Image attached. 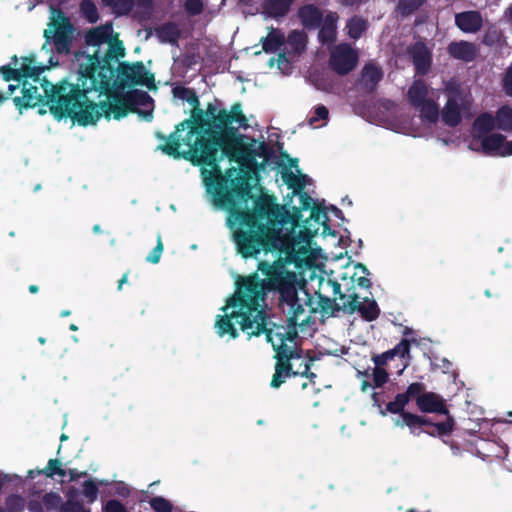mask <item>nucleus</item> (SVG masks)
<instances>
[{
	"label": "nucleus",
	"instance_id": "nucleus-59",
	"mask_svg": "<svg viewBox=\"0 0 512 512\" xmlns=\"http://www.w3.org/2000/svg\"><path fill=\"white\" fill-rule=\"evenodd\" d=\"M308 377H315V374L311 373Z\"/></svg>",
	"mask_w": 512,
	"mask_h": 512
},
{
	"label": "nucleus",
	"instance_id": "nucleus-64",
	"mask_svg": "<svg viewBox=\"0 0 512 512\" xmlns=\"http://www.w3.org/2000/svg\"><path fill=\"white\" fill-rule=\"evenodd\" d=\"M0 512H5V511L0 507Z\"/></svg>",
	"mask_w": 512,
	"mask_h": 512
},
{
	"label": "nucleus",
	"instance_id": "nucleus-31",
	"mask_svg": "<svg viewBox=\"0 0 512 512\" xmlns=\"http://www.w3.org/2000/svg\"><path fill=\"white\" fill-rule=\"evenodd\" d=\"M408 394H398L395 399L389 402L386 406V410L393 414H402L405 406L408 404Z\"/></svg>",
	"mask_w": 512,
	"mask_h": 512
},
{
	"label": "nucleus",
	"instance_id": "nucleus-45",
	"mask_svg": "<svg viewBox=\"0 0 512 512\" xmlns=\"http://www.w3.org/2000/svg\"><path fill=\"white\" fill-rule=\"evenodd\" d=\"M41 474H44V469L43 470H35V469H31L28 471V478H31L33 479L35 476L37 475H41Z\"/></svg>",
	"mask_w": 512,
	"mask_h": 512
},
{
	"label": "nucleus",
	"instance_id": "nucleus-16",
	"mask_svg": "<svg viewBox=\"0 0 512 512\" xmlns=\"http://www.w3.org/2000/svg\"><path fill=\"white\" fill-rule=\"evenodd\" d=\"M457 26L466 33L478 31L482 25V17L476 11L462 12L456 15Z\"/></svg>",
	"mask_w": 512,
	"mask_h": 512
},
{
	"label": "nucleus",
	"instance_id": "nucleus-15",
	"mask_svg": "<svg viewBox=\"0 0 512 512\" xmlns=\"http://www.w3.org/2000/svg\"><path fill=\"white\" fill-rule=\"evenodd\" d=\"M416 71L421 74L428 72L431 65V52L423 43H416L411 50Z\"/></svg>",
	"mask_w": 512,
	"mask_h": 512
},
{
	"label": "nucleus",
	"instance_id": "nucleus-42",
	"mask_svg": "<svg viewBox=\"0 0 512 512\" xmlns=\"http://www.w3.org/2000/svg\"><path fill=\"white\" fill-rule=\"evenodd\" d=\"M504 90L506 94L512 95V65L509 67L504 78Z\"/></svg>",
	"mask_w": 512,
	"mask_h": 512
},
{
	"label": "nucleus",
	"instance_id": "nucleus-52",
	"mask_svg": "<svg viewBox=\"0 0 512 512\" xmlns=\"http://www.w3.org/2000/svg\"><path fill=\"white\" fill-rule=\"evenodd\" d=\"M69 315H70V311H69V310H63V311L61 312V316H62V317H66V316H69Z\"/></svg>",
	"mask_w": 512,
	"mask_h": 512
},
{
	"label": "nucleus",
	"instance_id": "nucleus-5",
	"mask_svg": "<svg viewBox=\"0 0 512 512\" xmlns=\"http://www.w3.org/2000/svg\"><path fill=\"white\" fill-rule=\"evenodd\" d=\"M46 39L43 50L49 51L48 46H54L57 53L67 54L74 38V27L69 19L55 8L50 10V21L44 31Z\"/></svg>",
	"mask_w": 512,
	"mask_h": 512
},
{
	"label": "nucleus",
	"instance_id": "nucleus-51",
	"mask_svg": "<svg viewBox=\"0 0 512 512\" xmlns=\"http://www.w3.org/2000/svg\"><path fill=\"white\" fill-rule=\"evenodd\" d=\"M58 63V61H54V57L53 56H50L49 58V64L50 66H54Z\"/></svg>",
	"mask_w": 512,
	"mask_h": 512
},
{
	"label": "nucleus",
	"instance_id": "nucleus-24",
	"mask_svg": "<svg viewBox=\"0 0 512 512\" xmlns=\"http://www.w3.org/2000/svg\"><path fill=\"white\" fill-rule=\"evenodd\" d=\"M61 512H90L79 500V493L70 490L67 493V501L61 506Z\"/></svg>",
	"mask_w": 512,
	"mask_h": 512
},
{
	"label": "nucleus",
	"instance_id": "nucleus-21",
	"mask_svg": "<svg viewBox=\"0 0 512 512\" xmlns=\"http://www.w3.org/2000/svg\"><path fill=\"white\" fill-rule=\"evenodd\" d=\"M424 422V417H420L418 415L403 412L398 418L394 419V424L399 427L407 426L409 427L411 433L418 435L420 432L417 431L419 427L422 426Z\"/></svg>",
	"mask_w": 512,
	"mask_h": 512
},
{
	"label": "nucleus",
	"instance_id": "nucleus-32",
	"mask_svg": "<svg viewBox=\"0 0 512 512\" xmlns=\"http://www.w3.org/2000/svg\"><path fill=\"white\" fill-rule=\"evenodd\" d=\"M179 31L173 24H167L162 26L158 30V37L161 42L173 43L178 38Z\"/></svg>",
	"mask_w": 512,
	"mask_h": 512
},
{
	"label": "nucleus",
	"instance_id": "nucleus-17",
	"mask_svg": "<svg viewBox=\"0 0 512 512\" xmlns=\"http://www.w3.org/2000/svg\"><path fill=\"white\" fill-rule=\"evenodd\" d=\"M338 17L335 13L328 12L321 22V29L319 31V40L323 44H330L336 38V22Z\"/></svg>",
	"mask_w": 512,
	"mask_h": 512
},
{
	"label": "nucleus",
	"instance_id": "nucleus-9",
	"mask_svg": "<svg viewBox=\"0 0 512 512\" xmlns=\"http://www.w3.org/2000/svg\"><path fill=\"white\" fill-rule=\"evenodd\" d=\"M430 90L422 80H415L409 87L407 98L409 103L419 112L423 123L433 124L438 120L439 107L429 96Z\"/></svg>",
	"mask_w": 512,
	"mask_h": 512
},
{
	"label": "nucleus",
	"instance_id": "nucleus-28",
	"mask_svg": "<svg viewBox=\"0 0 512 512\" xmlns=\"http://www.w3.org/2000/svg\"><path fill=\"white\" fill-rule=\"evenodd\" d=\"M423 425H432V422L428 418L424 417V422H423L422 426ZM453 426H454V421L450 416H448L444 422L433 424L434 431L428 432V433L433 436L448 435L452 432Z\"/></svg>",
	"mask_w": 512,
	"mask_h": 512
},
{
	"label": "nucleus",
	"instance_id": "nucleus-10",
	"mask_svg": "<svg viewBox=\"0 0 512 512\" xmlns=\"http://www.w3.org/2000/svg\"><path fill=\"white\" fill-rule=\"evenodd\" d=\"M307 36L304 31H292L286 41L284 40V53L272 57L269 60V67L276 68L281 74H290L292 72V58L300 55L306 49Z\"/></svg>",
	"mask_w": 512,
	"mask_h": 512
},
{
	"label": "nucleus",
	"instance_id": "nucleus-44",
	"mask_svg": "<svg viewBox=\"0 0 512 512\" xmlns=\"http://www.w3.org/2000/svg\"><path fill=\"white\" fill-rule=\"evenodd\" d=\"M29 510H30L31 512H42V509H41V507H40V504H39V503H37V502H33V501H32V502H30V504H29Z\"/></svg>",
	"mask_w": 512,
	"mask_h": 512
},
{
	"label": "nucleus",
	"instance_id": "nucleus-56",
	"mask_svg": "<svg viewBox=\"0 0 512 512\" xmlns=\"http://www.w3.org/2000/svg\"><path fill=\"white\" fill-rule=\"evenodd\" d=\"M142 97L147 99V100H150V97L147 94H142Z\"/></svg>",
	"mask_w": 512,
	"mask_h": 512
},
{
	"label": "nucleus",
	"instance_id": "nucleus-12",
	"mask_svg": "<svg viewBox=\"0 0 512 512\" xmlns=\"http://www.w3.org/2000/svg\"><path fill=\"white\" fill-rule=\"evenodd\" d=\"M122 74L126 77L127 81L131 84L148 85L153 77L146 70L141 62L134 64H121Z\"/></svg>",
	"mask_w": 512,
	"mask_h": 512
},
{
	"label": "nucleus",
	"instance_id": "nucleus-34",
	"mask_svg": "<svg viewBox=\"0 0 512 512\" xmlns=\"http://www.w3.org/2000/svg\"><path fill=\"white\" fill-rule=\"evenodd\" d=\"M25 507V500L18 495H12L6 500V510L8 512H22Z\"/></svg>",
	"mask_w": 512,
	"mask_h": 512
},
{
	"label": "nucleus",
	"instance_id": "nucleus-50",
	"mask_svg": "<svg viewBox=\"0 0 512 512\" xmlns=\"http://www.w3.org/2000/svg\"><path fill=\"white\" fill-rule=\"evenodd\" d=\"M29 291H30L31 293H36V292L38 291V287H37L36 285H31V286L29 287Z\"/></svg>",
	"mask_w": 512,
	"mask_h": 512
},
{
	"label": "nucleus",
	"instance_id": "nucleus-62",
	"mask_svg": "<svg viewBox=\"0 0 512 512\" xmlns=\"http://www.w3.org/2000/svg\"><path fill=\"white\" fill-rule=\"evenodd\" d=\"M73 340H74L75 342H77V341H78L77 337H75V336L73 337Z\"/></svg>",
	"mask_w": 512,
	"mask_h": 512
},
{
	"label": "nucleus",
	"instance_id": "nucleus-7",
	"mask_svg": "<svg viewBox=\"0 0 512 512\" xmlns=\"http://www.w3.org/2000/svg\"><path fill=\"white\" fill-rule=\"evenodd\" d=\"M410 345L407 340H402L393 349L386 351L382 354L373 356L372 361L375 364V368L372 371V379L375 387H381L388 380V372L384 368L391 361L397 360L400 366L397 371L398 375H401L408 366L406 357L409 355Z\"/></svg>",
	"mask_w": 512,
	"mask_h": 512
},
{
	"label": "nucleus",
	"instance_id": "nucleus-13",
	"mask_svg": "<svg viewBox=\"0 0 512 512\" xmlns=\"http://www.w3.org/2000/svg\"><path fill=\"white\" fill-rule=\"evenodd\" d=\"M416 404L422 412L447 414L443 400L435 393H423L416 399Z\"/></svg>",
	"mask_w": 512,
	"mask_h": 512
},
{
	"label": "nucleus",
	"instance_id": "nucleus-48",
	"mask_svg": "<svg viewBox=\"0 0 512 512\" xmlns=\"http://www.w3.org/2000/svg\"><path fill=\"white\" fill-rule=\"evenodd\" d=\"M143 118H144L145 120H148V121H149V120H151V119H152V113H151V111H146V112L143 114Z\"/></svg>",
	"mask_w": 512,
	"mask_h": 512
},
{
	"label": "nucleus",
	"instance_id": "nucleus-2",
	"mask_svg": "<svg viewBox=\"0 0 512 512\" xmlns=\"http://www.w3.org/2000/svg\"><path fill=\"white\" fill-rule=\"evenodd\" d=\"M175 98L186 101L190 119L177 126L162 147L166 154L202 164L201 175L210 202L229 212L227 226L235 237L238 228L250 232L260 226V218L275 207H283L250 195L249 179L256 157L263 156L264 144L237 133L249 127L239 103L230 110H218L210 103L204 112L195 92L185 87L173 89Z\"/></svg>",
	"mask_w": 512,
	"mask_h": 512
},
{
	"label": "nucleus",
	"instance_id": "nucleus-54",
	"mask_svg": "<svg viewBox=\"0 0 512 512\" xmlns=\"http://www.w3.org/2000/svg\"><path fill=\"white\" fill-rule=\"evenodd\" d=\"M93 231H94L95 233L100 232V227H99V225H95V226L93 227Z\"/></svg>",
	"mask_w": 512,
	"mask_h": 512
},
{
	"label": "nucleus",
	"instance_id": "nucleus-35",
	"mask_svg": "<svg viewBox=\"0 0 512 512\" xmlns=\"http://www.w3.org/2000/svg\"><path fill=\"white\" fill-rule=\"evenodd\" d=\"M44 474L48 477H53L54 475H59L61 477L66 476V472L61 468V464L56 459H50L47 467L44 469Z\"/></svg>",
	"mask_w": 512,
	"mask_h": 512
},
{
	"label": "nucleus",
	"instance_id": "nucleus-53",
	"mask_svg": "<svg viewBox=\"0 0 512 512\" xmlns=\"http://www.w3.org/2000/svg\"><path fill=\"white\" fill-rule=\"evenodd\" d=\"M69 328L72 331H77L78 330V327L75 324H71Z\"/></svg>",
	"mask_w": 512,
	"mask_h": 512
},
{
	"label": "nucleus",
	"instance_id": "nucleus-19",
	"mask_svg": "<svg viewBox=\"0 0 512 512\" xmlns=\"http://www.w3.org/2000/svg\"><path fill=\"white\" fill-rule=\"evenodd\" d=\"M299 17L302 24L307 28H316L320 26L323 17L321 11L313 6L306 5L299 10Z\"/></svg>",
	"mask_w": 512,
	"mask_h": 512
},
{
	"label": "nucleus",
	"instance_id": "nucleus-11",
	"mask_svg": "<svg viewBox=\"0 0 512 512\" xmlns=\"http://www.w3.org/2000/svg\"><path fill=\"white\" fill-rule=\"evenodd\" d=\"M358 62L357 52L348 44L335 46L330 52V66L340 75L353 70Z\"/></svg>",
	"mask_w": 512,
	"mask_h": 512
},
{
	"label": "nucleus",
	"instance_id": "nucleus-22",
	"mask_svg": "<svg viewBox=\"0 0 512 512\" xmlns=\"http://www.w3.org/2000/svg\"><path fill=\"white\" fill-rule=\"evenodd\" d=\"M286 367L288 371H291L294 375L308 376L309 364L306 359L298 355L297 347L293 352V358H290L286 361Z\"/></svg>",
	"mask_w": 512,
	"mask_h": 512
},
{
	"label": "nucleus",
	"instance_id": "nucleus-3",
	"mask_svg": "<svg viewBox=\"0 0 512 512\" xmlns=\"http://www.w3.org/2000/svg\"><path fill=\"white\" fill-rule=\"evenodd\" d=\"M89 52L76 55L79 77L76 85H53L40 74L46 69L34 57H14V67H2L6 81L17 80L8 86L7 95L0 94V104L20 87L22 96L13 99L17 107L36 106L40 102L50 105L51 112L61 119L70 117L78 124H95L101 117L117 119L128 113L124 98L112 92L114 67L125 56V48L110 23L89 30L85 36Z\"/></svg>",
	"mask_w": 512,
	"mask_h": 512
},
{
	"label": "nucleus",
	"instance_id": "nucleus-6",
	"mask_svg": "<svg viewBox=\"0 0 512 512\" xmlns=\"http://www.w3.org/2000/svg\"><path fill=\"white\" fill-rule=\"evenodd\" d=\"M375 123L390 130L413 137L425 136L426 132L416 127L411 121L402 118L400 108L391 101H383L379 104L375 113Z\"/></svg>",
	"mask_w": 512,
	"mask_h": 512
},
{
	"label": "nucleus",
	"instance_id": "nucleus-63",
	"mask_svg": "<svg viewBox=\"0 0 512 512\" xmlns=\"http://www.w3.org/2000/svg\"><path fill=\"white\" fill-rule=\"evenodd\" d=\"M408 512H416V511H415V510H413V509H411V510H409Z\"/></svg>",
	"mask_w": 512,
	"mask_h": 512
},
{
	"label": "nucleus",
	"instance_id": "nucleus-43",
	"mask_svg": "<svg viewBox=\"0 0 512 512\" xmlns=\"http://www.w3.org/2000/svg\"><path fill=\"white\" fill-rule=\"evenodd\" d=\"M421 392H422V385L420 383H412L411 385H409L405 394H408V398H410L411 396L418 397V396L422 395Z\"/></svg>",
	"mask_w": 512,
	"mask_h": 512
},
{
	"label": "nucleus",
	"instance_id": "nucleus-33",
	"mask_svg": "<svg viewBox=\"0 0 512 512\" xmlns=\"http://www.w3.org/2000/svg\"><path fill=\"white\" fill-rule=\"evenodd\" d=\"M81 12L90 23H95L99 19L95 4L90 0H84L81 3Z\"/></svg>",
	"mask_w": 512,
	"mask_h": 512
},
{
	"label": "nucleus",
	"instance_id": "nucleus-61",
	"mask_svg": "<svg viewBox=\"0 0 512 512\" xmlns=\"http://www.w3.org/2000/svg\"><path fill=\"white\" fill-rule=\"evenodd\" d=\"M39 189H40V186H39V185H37V186L35 187V190H39Z\"/></svg>",
	"mask_w": 512,
	"mask_h": 512
},
{
	"label": "nucleus",
	"instance_id": "nucleus-40",
	"mask_svg": "<svg viewBox=\"0 0 512 512\" xmlns=\"http://www.w3.org/2000/svg\"><path fill=\"white\" fill-rule=\"evenodd\" d=\"M202 1L201 0H187L185 7L186 10L192 14H198L202 10Z\"/></svg>",
	"mask_w": 512,
	"mask_h": 512
},
{
	"label": "nucleus",
	"instance_id": "nucleus-26",
	"mask_svg": "<svg viewBox=\"0 0 512 512\" xmlns=\"http://www.w3.org/2000/svg\"><path fill=\"white\" fill-rule=\"evenodd\" d=\"M108 485L106 480H87L83 484V495L88 503H93L98 496V491L101 486Z\"/></svg>",
	"mask_w": 512,
	"mask_h": 512
},
{
	"label": "nucleus",
	"instance_id": "nucleus-4",
	"mask_svg": "<svg viewBox=\"0 0 512 512\" xmlns=\"http://www.w3.org/2000/svg\"><path fill=\"white\" fill-rule=\"evenodd\" d=\"M494 128L495 121L492 115L488 113L480 115L474 122L473 139L469 148L492 156H511L512 141H508L502 134L490 133Z\"/></svg>",
	"mask_w": 512,
	"mask_h": 512
},
{
	"label": "nucleus",
	"instance_id": "nucleus-25",
	"mask_svg": "<svg viewBox=\"0 0 512 512\" xmlns=\"http://www.w3.org/2000/svg\"><path fill=\"white\" fill-rule=\"evenodd\" d=\"M495 121V128L499 130H511L512 129V109L504 106L501 107L497 113L496 116L493 117Z\"/></svg>",
	"mask_w": 512,
	"mask_h": 512
},
{
	"label": "nucleus",
	"instance_id": "nucleus-23",
	"mask_svg": "<svg viewBox=\"0 0 512 512\" xmlns=\"http://www.w3.org/2000/svg\"><path fill=\"white\" fill-rule=\"evenodd\" d=\"M382 72L373 64L366 65L362 72V83L368 89H373L381 80Z\"/></svg>",
	"mask_w": 512,
	"mask_h": 512
},
{
	"label": "nucleus",
	"instance_id": "nucleus-1",
	"mask_svg": "<svg viewBox=\"0 0 512 512\" xmlns=\"http://www.w3.org/2000/svg\"><path fill=\"white\" fill-rule=\"evenodd\" d=\"M299 195L300 207H275L263 215L260 226L250 232L240 228L233 237L238 252L245 258L263 252L273 262H259L265 276L253 274L237 281V291L222 308L215 328L220 337L237 336V328L249 337L266 332L278 359L271 386L278 388L289 375L286 361L293 358L298 333L311 325L307 289L321 302L348 313L359 312L367 321L375 320L379 308L366 294L371 285L367 268L349 262L328 275L327 260L315 241L321 227L327 229L328 216L307 193L301 192L310 178H282Z\"/></svg>",
	"mask_w": 512,
	"mask_h": 512
},
{
	"label": "nucleus",
	"instance_id": "nucleus-39",
	"mask_svg": "<svg viewBox=\"0 0 512 512\" xmlns=\"http://www.w3.org/2000/svg\"><path fill=\"white\" fill-rule=\"evenodd\" d=\"M103 512H128L118 500H109L103 507Z\"/></svg>",
	"mask_w": 512,
	"mask_h": 512
},
{
	"label": "nucleus",
	"instance_id": "nucleus-46",
	"mask_svg": "<svg viewBox=\"0 0 512 512\" xmlns=\"http://www.w3.org/2000/svg\"><path fill=\"white\" fill-rule=\"evenodd\" d=\"M371 387V384L367 380H362L361 390L366 392Z\"/></svg>",
	"mask_w": 512,
	"mask_h": 512
},
{
	"label": "nucleus",
	"instance_id": "nucleus-58",
	"mask_svg": "<svg viewBox=\"0 0 512 512\" xmlns=\"http://www.w3.org/2000/svg\"><path fill=\"white\" fill-rule=\"evenodd\" d=\"M65 439H66V436H65V435H62V436H61V440L63 441V440H65Z\"/></svg>",
	"mask_w": 512,
	"mask_h": 512
},
{
	"label": "nucleus",
	"instance_id": "nucleus-37",
	"mask_svg": "<svg viewBox=\"0 0 512 512\" xmlns=\"http://www.w3.org/2000/svg\"><path fill=\"white\" fill-rule=\"evenodd\" d=\"M424 0H400L398 10L403 14H410L423 4Z\"/></svg>",
	"mask_w": 512,
	"mask_h": 512
},
{
	"label": "nucleus",
	"instance_id": "nucleus-49",
	"mask_svg": "<svg viewBox=\"0 0 512 512\" xmlns=\"http://www.w3.org/2000/svg\"><path fill=\"white\" fill-rule=\"evenodd\" d=\"M506 15H507V17L509 18V21L512 24V5L508 8V10L506 12Z\"/></svg>",
	"mask_w": 512,
	"mask_h": 512
},
{
	"label": "nucleus",
	"instance_id": "nucleus-41",
	"mask_svg": "<svg viewBox=\"0 0 512 512\" xmlns=\"http://www.w3.org/2000/svg\"><path fill=\"white\" fill-rule=\"evenodd\" d=\"M488 445L497 447V451H495L493 454H490L489 456H493L495 458H505L508 454V448L505 444H498V443H487Z\"/></svg>",
	"mask_w": 512,
	"mask_h": 512
},
{
	"label": "nucleus",
	"instance_id": "nucleus-29",
	"mask_svg": "<svg viewBox=\"0 0 512 512\" xmlns=\"http://www.w3.org/2000/svg\"><path fill=\"white\" fill-rule=\"evenodd\" d=\"M367 23L362 18L354 17L347 23L348 35L351 38L357 39L366 30Z\"/></svg>",
	"mask_w": 512,
	"mask_h": 512
},
{
	"label": "nucleus",
	"instance_id": "nucleus-20",
	"mask_svg": "<svg viewBox=\"0 0 512 512\" xmlns=\"http://www.w3.org/2000/svg\"><path fill=\"white\" fill-rule=\"evenodd\" d=\"M284 40V34L280 30L269 28L267 36L261 38L262 49L267 53L275 52L284 46Z\"/></svg>",
	"mask_w": 512,
	"mask_h": 512
},
{
	"label": "nucleus",
	"instance_id": "nucleus-60",
	"mask_svg": "<svg viewBox=\"0 0 512 512\" xmlns=\"http://www.w3.org/2000/svg\"><path fill=\"white\" fill-rule=\"evenodd\" d=\"M71 478L74 479L75 478V475L73 474V472H71Z\"/></svg>",
	"mask_w": 512,
	"mask_h": 512
},
{
	"label": "nucleus",
	"instance_id": "nucleus-14",
	"mask_svg": "<svg viewBox=\"0 0 512 512\" xmlns=\"http://www.w3.org/2000/svg\"><path fill=\"white\" fill-rule=\"evenodd\" d=\"M449 54L455 59L470 62L475 59L478 50L473 43L466 41L452 42L448 47Z\"/></svg>",
	"mask_w": 512,
	"mask_h": 512
},
{
	"label": "nucleus",
	"instance_id": "nucleus-18",
	"mask_svg": "<svg viewBox=\"0 0 512 512\" xmlns=\"http://www.w3.org/2000/svg\"><path fill=\"white\" fill-rule=\"evenodd\" d=\"M103 3L109 6L117 15L128 14L134 5L142 7H149L151 0H102Z\"/></svg>",
	"mask_w": 512,
	"mask_h": 512
},
{
	"label": "nucleus",
	"instance_id": "nucleus-30",
	"mask_svg": "<svg viewBox=\"0 0 512 512\" xmlns=\"http://www.w3.org/2000/svg\"><path fill=\"white\" fill-rule=\"evenodd\" d=\"M150 507L155 512H173L174 506L172 502L162 496H154L148 500Z\"/></svg>",
	"mask_w": 512,
	"mask_h": 512
},
{
	"label": "nucleus",
	"instance_id": "nucleus-38",
	"mask_svg": "<svg viewBox=\"0 0 512 512\" xmlns=\"http://www.w3.org/2000/svg\"><path fill=\"white\" fill-rule=\"evenodd\" d=\"M163 252V244L160 235L157 237V245L153 251L146 257V261L152 264H157L160 261Z\"/></svg>",
	"mask_w": 512,
	"mask_h": 512
},
{
	"label": "nucleus",
	"instance_id": "nucleus-47",
	"mask_svg": "<svg viewBox=\"0 0 512 512\" xmlns=\"http://www.w3.org/2000/svg\"><path fill=\"white\" fill-rule=\"evenodd\" d=\"M126 282H127V275H124V276L120 279V281H119L118 289H121V288H122V285H123L124 283H126Z\"/></svg>",
	"mask_w": 512,
	"mask_h": 512
},
{
	"label": "nucleus",
	"instance_id": "nucleus-8",
	"mask_svg": "<svg viewBox=\"0 0 512 512\" xmlns=\"http://www.w3.org/2000/svg\"><path fill=\"white\" fill-rule=\"evenodd\" d=\"M445 92L447 102L442 110V120L449 126H456L461 121L462 112L470 104V95L453 79L446 83Z\"/></svg>",
	"mask_w": 512,
	"mask_h": 512
},
{
	"label": "nucleus",
	"instance_id": "nucleus-55",
	"mask_svg": "<svg viewBox=\"0 0 512 512\" xmlns=\"http://www.w3.org/2000/svg\"><path fill=\"white\" fill-rule=\"evenodd\" d=\"M346 2H347L348 4L353 5V4L355 3V0H346Z\"/></svg>",
	"mask_w": 512,
	"mask_h": 512
},
{
	"label": "nucleus",
	"instance_id": "nucleus-36",
	"mask_svg": "<svg viewBox=\"0 0 512 512\" xmlns=\"http://www.w3.org/2000/svg\"><path fill=\"white\" fill-rule=\"evenodd\" d=\"M44 505L47 509H59L61 511V506L64 504L62 503V499L59 494L57 493H48L43 498Z\"/></svg>",
	"mask_w": 512,
	"mask_h": 512
},
{
	"label": "nucleus",
	"instance_id": "nucleus-57",
	"mask_svg": "<svg viewBox=\"0 0 512 512\" xmlns=\"http://www.w3.org/2000/svg\"><path fill=\"white\" fill-rule=\"evenodd\" d=\"M306 387H307V383H306V382H304V383L302 384V388H303V389H305Z\"/></svg>",
	"mask_w": 512,
	"mask_h": 512
},
{
	"label": "nucleus",
	"instance_id": "nucleus-27",
	"mask_svg": "<svg viewBox=\"0 0 512 512\" xmlns=\"http://www.w3.org/2000/svg\"><path fill=\"white\" fill-rule=\"evenodd\" d=\"M328 116H329L328 109L323 105H319L315 108L314 112L309 117V120H308L309 125L313 128L323 127L328 122Z\"/></svg>",
	"mask_w": 512,
	"mask_h": 512
}]
</instances>
